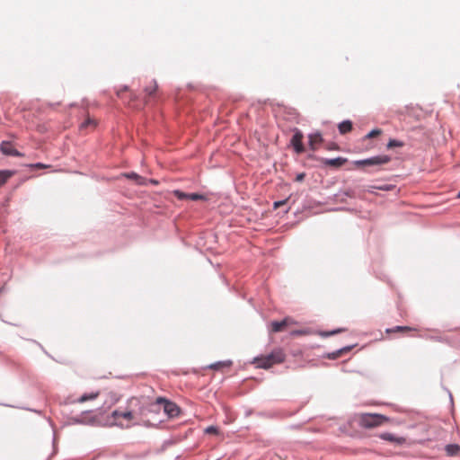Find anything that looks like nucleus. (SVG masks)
Returning a JSON list of instances; mask_svg holds the SVG:
<instances>
[{"label": "nucleus", "instance_id": "obj_19", "mask_svg": "<svg viewBox=\"0 0 460 460\" xmlns=\"http://www.w3.org/2000/svg\"><path fill=\"white\" fill-rule=\"evenodd\" d=\"M402 146H404V142L395 139V138H390L386 144L387 149H392L394 147H402Z\"/></svg>", "mask_w": 460, "mask_h": 460}, {"label": "nucleus", "instance_id": "obj_34", "mask_svg": "<svg viewBox=\"0 0 460 460\" xmlns=\"http://www.w3.org/2000/svg\"><path fill=\"white\" fill-rule=\"evenodd\" d=\"M29 166L31 167V168H38V169H43V168H48L49 167V165L44 164L42 163L31 164H29Z\"/></svg>", "mask_w": 460, "mask_h": 460}, {"label": "nucleus", "instance_id": "obj_28", "mask_svg": "<svg viewBox=\"0 0 460 460\" xmlns=\"http://www.w3.org/2000/svg\"><path fill=\"white\" fill-rule=\"evenodd\" d=\"M343 329H335V330H332L331 332H323L321 333L322 336L323 337H329V336H332V335H334L336 333H339L341 332H342Z\"/></svg>", "mask_w": 460, "mask_h": 460}, {"label": "nucleus", "instance_id": "obj_10", "mask_svg": "<svg viewBox=\"0 0 460 460\" xmlns=\"http://www.w3.org/2000/svg\"><path fill=\"white\" fill-rule=\"evenodd\" d=\"M287 325H288L287 318H285L281 321H273L270 323V332H282Z\"/></svg>", "mask_w": 460, "mask_h": 460}, {"label": "nucleus", "instance_id": "obj_11", "mask_svg": "<svg viewBox=\"0 0 460 460\" xmlns=\"http://www.w3.org/2000/svg\"><path fill=\"white\" fill-rule=\"evenodd\" d=\"M379 438L385 441L395 442L398 444H402L404 441L403 438L396 437L395 435L389 432L381 433Z\"/></svg>", "mask_w": 460, "mask_h": 460}, {"label": "nucleus", "instance_id": "obj_16", "mask_svg": "<svg viewBox=\"0 0 460 460\" xmlns=\"http://www.w3.org/2000/svg\"><path fill=\"white\" fill-rule=\"evenodd\" d=\"M232 364H233V362L231 360L217 361L216 363L209 365L208 368L214 369V370H218L220 367H229L232 366Z\"/></svg>", "mask_w": 460, "mask_h": 460}, {"label": "nucleus", "instance_id": "obj_4", "mask_svg": "<svg viewBox=\"0 0 460 460\" xmlns=\"http://www.w3.org/2000/svg\"><path fill=\"white\" fill-rule=\"evenodd\" d=\"M392 157L389 155H378L367 158V167L364 169L365 172L376 173L381 170V166L390 163Z\"/></svg>", "mask_w": 460, "mask_h": 460}, {"label": "nucleus", "instance_id": "obj_2", "mask_svg": "<svg viewBox=\"0 0 460 460\" xmlns=\"http://www.w3.org/2000/svg\"><path fill=\"white\" fill-rule=\"evenodd\" d=\"M285 358V354L281 349H275L266 356L255 358L253 363L259 368L267 369L273 365L282 363Z\"/></svg>", "mask_w": 460, "mask_h": 460}, {"label": "nucleus", "instance_id": "obj_5", "mask_svg": "<svg viewBox=\"0 0 460 460\" xmlns=\"http://www.w3.org/2000/svg\"><path fill=\"white\" fill-rule=\"evenodd\" d=\"M293 136L290 139V146L293 147V150L296 154H302L305 152V148L303 144L304 134L298 128H293Z\"/></svg>", "mask_w": 460, "mask_h": 460}, {"label": "nucleus", "instance_id": "obj_33", "mask_svg": "<svg viewBox=\"0 0 460 460\" xmlns=\"http://www.w3.org/2000/svg\"><path fill=\"white\" fill-rule=\"evenodd\" d=\"M287 202H288V199H281V200L275 201V202L273 203V208H274V209H276V208H279V207H281V206H284V205H286V204H287Z\"/></svg>", "mask_w": 460, "mask_h": 460}, {"label": "nucleus", "instance_id": "obj_32", "mask_svg": "<svg viewBox=\"0 0 460 460\" xmlns=\"http://www.w3.org/2000/svg\"><path fill=\"white\" fill-rule=\"evenodd\" d=\"M95 125V121L90 118H88L87 119H85L82 124H81V128H87L88 126H93Z\"/></svg>", "mask_w": 460, "mask_h": 460}, {"label": "nucleus", "instance_id": "obj_30", "mask_svg": "<svg viewBox=\"0 0 460 460\" xmlns=\"http://www.w3.org/2000/svg\"><path fill=\"white\" fill-rule=\"evenodd\" d=\"M352 163L357 167H367V158L360 159V160H355Z\"/></svg>", "mask_w": 460, "mask_h": 460}, {"label": "nucleus", "instance_id": "obj_6", "mask_svg": "<svg viewBox=\"0 0 460 460\" xmlns=\"http://www.w3.org/2000/svg\"><path fill=\"white\" fill-rule=\"evenodd\" d=\"M89 411H83L80 415L72 418L75 424L93 425L95 422V417L90 416Z\"/></svg>", "mask_w": 460, "mask_h": 460}, {"label": "nucleus", "instance_id": "obj_12", "mask_svg": "<svg viewBox=\"0 0 460 460\" xmlns=\"http://www.w3.org/2000/svg\"><path fill=\"white\" fill-rule=\"evenodd\" d=\"M352 128H353L352 121L349 119H345V120L341 121V123H339V125H338L339 132L341 135L350 132L352 130Z\"/></svg>", "mask_w": 460, "mask_h": 460}, {"label": "nucleus", "instance_id": "obj_24", "mask_svg": "<svg viewBox=\"0 0 460 460\" xmlns=\"http://www.w3.org/2000/svg\"><path fill=\"white\" fill-rule=\"evenodd\" d=\"M382 134V130L380 128H374L370 130L366 136V139L373 138Z\"/></svg>", "mask_w": 460, "mask_h": 460}, {"label": "nucleus", "instance_id": "obj_1", "mask_svg": "<svg viewBox=\"0 0 460 460\" xmlns=\"http://www.w3.org/2000/svg\"><path fill=\"white\" fill-rule=\"evenodd\" d=\"M161 408H163L164 412L170 419L178 417L181 411V408L174 402H172L164 397L156 398L154 403H151L148 405V407L145 408V411H155L156 410H160Z\"/></svg>", "mask_w": 460, "mask_h": 460}, {"label": "nucleus", "instance_id": "obj_31", "mask_svg": "<svg viewBox=\"0 0 460 460\" xmlns=\"http://www.w3.org/2000/svg\"><path fill=\"white\" fill-rule=\"evenodd\" d=\"M291 415H292V413L287 414V413H281V412H274V413L268 414V416L270 418H285V417L291 416Z\"/></svg>", "mask_w": 460, "mask_h": 460}, {"label": "nucleus", "instance_id": "obj_21", "mask_svg": "<svg viewBox=\"0 0 460 460\" xmlns=\"http://www.w3.org/2000/svg\"><path fill=\"white\" fill-rule=\"evenodd\" d=\"M371 188L383 191H390L395 188L394 184L371 185Z\"/></svg>", "mask_w": 460, "mask_h": 460}, {"label": "nucleus", "instance_id": "obj_38", "mask_svg": "<svg viewBox=\"0 0 460 460\" xmlns=\"http://www.w3.org/2000/svg\"><path fill=\"white\" fill-rule=\"evenodd\" d=\"M125 457L128 460H134V459H138L140 456L138 455H134V456L126 455Z\"/></svg>", "mask_w": 460, "mask_h": 460}, {"label": "nucleus", "instance_id": "obj_9", "mask_svg": "<svg viewBox=\"0 0 460 460\" xmlns=\"http://www.w3.org/2000/svg\"><path fill=\"white\" fill-rule=\"evenodd\" d=\"M0 151L5 155L10 156H22V154L15 149L13 145L8 141H3L0 145Z\"/></svg>", "mask_w": 460, "mask_h": 460}, {"label": "nucleus", "instance_id": "obj_25", "mask_svg": "<svg viewBox=\"0 0 460 460\" xmlns=\"http://www.w3.org/2000/svg\"><path fill=\"white\" fill-rule=\"evenodd\" d=\"M157 89V83L155 80H153V86H146L145 88V92L148 95H152Z\"/></svg>", "mask_w": 460, "mask_h": 460}, {"label": "nucleus", "instance_id": "obj_26", "mask_svg": "<svg viewBox=\"0 0 460 460\" xmlns=\"http://www.w3.org/2000/svg\"><path fill=\"white\" fill-rule=\"evenodd\" d=\"M411 329L408 326H395L391 329H386V332H402V331H411Z\"/></svg>", "mask_w": 460, "mask_h": 460}, {"label": "nucleus", "instance_id": "obj_15", "mask_svg": "<svg viewBox=\"0 0 460 460\" xmlns=\"http://www.w3.org/2000/svg\"><path fill=\"white\" fill-rule=\"evenodd\" d=\"M13 173L14 172L10 170H0V187L4 185Z\"/></svg>", "mask_w": 460, "mask_h": 460}, {"label": "nucleus", "instance_id": "obj_14", "mask_svg": "<svg viewBox=\"0 0 460 460\" xmlns=\"http://www.w3.org/2000/svg\"><path fill=\"white\" fill-rule=\"evenodd\" d=\"M445 451L448 456H456L460 452V447L457 444H448L445 447Z\"/></svg>", "mask_w": 460, "mask_h": 460}, {"label": "nucleus", "instance_id": "obj_37", "mask_svg": "<svg viewBox=\"0 0 460 460\" xmlns=\"http://www.w3.org/2000/svg\"><path fill=\"white\" fill-rule=\"evenodd\" d=\"M128 87L127 85H124L121 89H119V90H118V91H117V95H118L119 97H120V96H121L122 92H126V91H128Z\"/></svg>", "mask_w": 460, "mask_h": 460}, {"label": "nucleus", "instance_id": "obj_7", "mask_svg": "<svg viewBox=\"0 0 460 460\" xmlns=\"http://www.w3.org/2000/svg\"><path fill=\"white\" fill-rule=\"evenodd\" d=\"M321 162L325 166L339 168L348 162L346 157L338 156L335 158H321Z\"/></svg>", "mask_w": 460, "mask_h": 460}, {"label": "nucleus", "instance_id": "obj_20", "mask_svg": "<svg viewBox=\"0 0 460 460\" xmlns=\"http://www.w3.org/2000/svg\"><path fill=\"white\" fill-rule=\"evenodd\" d=\"M124 176L128 179L136 181L138 184H143V178L134 172H127Z\"/></svg>", "mask_w": 460, "mask_h": 460}, {"label": "nucleus", "instance_id": "obj_22", "mask_svg": "<svg viewBox=\"0 0 460 460\" xmlns=\"http://www.w3.org/2000/svg\"><path fill=\"white\" fill-rule=\"evenodd\" d=\"M174 193V196L179 199V200H185V199H189V193L187 192H183L180 190H175L173 191Z\"/></svg>", "mask_w": 460, "mask_h": 460}, {"label": "nucleus", "instance_id": "obj_18", "mask_svg": "<svg viewBox=\"0 0 460 460\" xmlns=\"http://www.w3.org/2000/svg\"><path fill=\"white\" fill-rule=\"evenodd\" d=\"M122 412H123V411H120L119 409H116L111 412V418H112L114 420V421L112 422L113 425H116L120 428L124 427L121 422L117 421L118 418H121Z\"/></svg>", "mask_w": 460, "mask_h": 460}, {"label": "nucleus", "instance_id": "obj_8", "mask_svg": "<svg viewBox=\"0 0 460 460\" xmlns=\"http://www.w3.org/2000/svg\"><path fill=\"white\" fill-rule=\"evenodd\" d=\"M323 141V138L319 131L308 135V146L310 150L314 152L317 150L318 146L322 144Z\"/></svg>", "mask_w": 460, "mask_h": 460}, {"label": "nucleus", "instance_id": "obj_17", "mask_svg": "<svg viewBox=\"0 0 460 460\" xmlns=\"http://www.w3.org/2000/svg\"><path fill=\"white\" fill-rule=\"evenodd\" d=\"M98 395H99V392H92L89 394H84L77 399V402L82 403L86 401L94 400L95 398H97Z\"/></svg>", "mask_w": 460, "mask_h": 460}, {"label": "nucleus", "instance_id": "obj_42", "mask_svg": "<svg viewBox=\"0 0 460 460\" xmlns=\"http://www.w3.org/2000/svg\"><path fill=\"white\" fill-rule=\"evenodd\" d=\"M457 198H460V191H459V192H458V194H457Z\"/></svg>", "mask_w": 460, "mask_h": 460}, {"label": "nucleus", "instance_id": "obj_23", "mask_svg": "<svg viewBox=\"0 0 460 460\" xmlns=\"http://www.w3.org/2000/svg\"><path fill=\"white\" fill-rule=\"evenodd\" d=\"M189 199H190V200H207L208 199L203 194L193 192V193H189Z\"/></svg>", "mask_w": 460, "mask_h": 460}, {"label": "nucleus", "instance_id": "obj_13", "mask_svg": "<svg viewBox=\"0 0 460 460\" xmlns=\"http://www.w3.org/2000/svg\"><path fill=\"white\" fill-rule=\"evenodd\" d=\"M353 346H345V347H342L339 349H336L332 352H330L327 354V358L329 359H336L338 358L340 356H341L344 352H348L351 349H352Z\"/></svg>", "mask_w": 460, "mask_h": 460}, {"label": "nucleus", "instance_id": "obj_41", "mask_svg": "<svg viewBox=\"0 0 460 460\" xmlns=\"http://www.w3.org/2000/svg\"><path fill=\"white\" fill-rule=\"evenodd\" d=\"M432 340L437 341H444V339L442 337H432Z\"/></svg>", "mask_w": 460, "mask_h": 460}, {"label": "nucleus", "instance_id": "obj_36", "mask_svg": "<svg viewBox=\"0 0 460 460\" xmlns=\"http://www.w3.org/2000/svg\"><path fill=\"white\" fill-rule=\"evenodd\" d=\"M305 172L297 173L296 176V181H302L305 179Z\"/></svg>", "mask_w": 460, "mask_h": 460}, {"label": "nucleus", "instance_id": "obj_27", "mask_svg": "<svg viewBox=\"0 0 460 460\" xmlns=\"http://www.w3.org/2000/svg\"><path fill=\"white\" fill-rule=\"evenodd\" d=\"M121 418L126 419L128 420H131L134 419V414L132 411H123L121 414Z\"/></svg>", "mask_w": 460, "mask_h": 460}, {"label": "nucleus", "instance_id": "obj_29", "mask_svg": "<svg viewBox=\"0 0 460 460\" xmlns=\"http://www.w3.org/2000/svg\"><path fill=\"white\" fill-rule=\"evenodd\" d=\"M205 432L207 434H216V435L219 433L218 429L216 426H208V428H206Z\"/></svg>", "mask_w": 460, "mask_h": 460}, {"label": "nucleus", "instance_id": "obj_3", "mask_svg": "<svg viewBox=\"0 0 460 460\" xmlns=\"http://www.w3.org/2000/svg\"><path fill=\"white\" fill-rule=\"evenodd\" d=\"M389 418L379 413H362L359 416V425L365 429H372L388 421Z\"/></svg>", "mask_w": 460, "mask_h": 460}, {"label": "nucleus", "instance_id": "obj_40", "mask_svg": "<svg viewBox=\"0 0 460 460\" xmlns=\"http://www.w3.org/2000/svg\"><path fill=\"white\" fill-rule=\"evenodd\" d=\"M344 194L347 196V197H352L353 196V191L349 190L347 191L344 192Z\"/></svg>", "mask_w": 460, "mask_h": 460}, {"label": "nucleus", "instance_id": "obj_35", "mask_svg": "<svg viewBox=\"0 0 460 460\" xmlns=\"http://www.w3.org/2000/svg\"><path fill=\"white\" fill-rule=\"evenodd\" d=\"M326 149L327 150H338L339 146L334 142H330L326 145Z\"/></svg>", "mask_w": 460, "mask_h": 460}, {"label": "nucleus", "instance_id": "obj_39", "mask_svg": "<svg viewBox=\"0 0 460 460\" xmlns=\"http://www.w3.org/2000/svg\"><path fill=\"white\" fill-rule=\"evenodd\" d=\"M375 190L376 189L371 188V185H370V186L367 187V191L371 193V194H375L376 193Z\"/></svg>", "mask_w": 460, "mask_h": 460}]
</instances>
